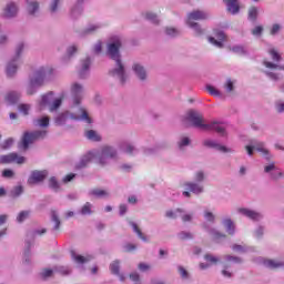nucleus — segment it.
Masks as SVG:
<instances>
[{
    "label": "nucleus",
    "mask_w": 284,
    "mask_h": 284,
    "mask_svg": "<svg viewBox=\"0 0 284 284\" xmlns=\"http://www.w3.org/2000/svg\"><path fill=\"white\" fill-rule=\"evenodd\" d=\"M120 49L121 40L119 39L108 44V54L113 61H115L118 67L110 71V74L112 77H119L121 83H125V67L123 65V62H121V54L119 53Z\"/></svg>",
    "instance_id": "nucleus-1"
},
{
    "label": "nucleus",
    "mask_w": 284,
    "mask_h": 284,
    "mask_svg": "<svg viewBox=\"0 0 284 284\" xmlns=\"http://www.w3.org/2000/svg\"><path fill=\"white\" fill-rule=\"evenodd\" d=\"M186 121H191L194 128H201V130H214V132H217V134H221L222 136H225V128L220 125L216 122H213L211 124H204L203 123V115L196 111H189L186 113Z\"/></svg>",
    "instance_id": "nucleus-2"
},
{
    "label": "nucleus",
    "mask_w": 284,
    "mask_h": 284,
    "mask_svg": "<svg viewBox=\"0 0 284 284\" xmlns=\"http://www.w3.org/2000/svg\"><path fill=\"white\" fill-rule=\"evenodd\" d=\"M205 19H207L206 12L201 10H195L187 14L186 23L190 28H193L195 30V34L197 37H201V34H203V30L201 29V27H199V23L194 21H205Z\"/></svg>",
    "instance_id": "nucleus-3"
},
{
    "label": "nucleus",
    "mask_w": 284,
    "mask_h": 284,
    "mask_svg": "<svg viewBox=\"0 0 284 284\" xmlns=\"http://www.w3.org/2000/svg\"><path fill=\"white\" fill-rule=\"evenodd\" d=\"M47 131H26L21 138V146L23 150H28L32 143L45 139Z\"/></svg>",
    "instance_id": "nucleus-4"
},
{
    "label": "nucleus",
    "mask_w": 284,
    "mask_h": 284,
    "mask_svg": "<svg viewBox=\"0 0 284 284\" xmlns=\"http://www.w3.org/2000/svg\"><path fill=\"white\" fill-rule=\"evenodd\" d=\"M48 74V70L45 68H41L34 72L33 78L31 79L29 87L27 89V93L32 95L37 92V88H41L43 85V81Z\"/></svg>",
    "instance_id": "nucleus-5"
},
{
    "label": "nucleus",
    "mask_w": 284,
    "mask_h": 284,
    "mask_svg": "<svg viewBox=\"0 0 284 284\" xmlns=\"http://www.w3.org/2000/svg\"><path fill=\"white\" fill-rule=\"evenodd\" d=\"M10 163L23 165V163H26V156L18 155L17 153L0 155V165H8Z\"/></svg>",
    "instance_id": "nucleus-6"
},
{
    "label": "nucleus",
    "mask_w": 284,
    "mask_h": 284,
    "mask_svg": "<svg viewBox=\"0 0 284 284\" xmlns=\"http://www.w3.org/2000/svg\"><path fill=\"white\" fill-rule=\"evenodd\" d=\"M116 156V151L112 146H103L100 154V164L105 165V159H114Z\"/></svg>",
    "instance_id": "nucleus-7"
},
{
    "label": "nucleus",
    "mask_w": 284,
    "mask_h": 284,
    "mask_svg": "<svg viewBox=\"0 0 284 284\" xmlns=\"http://www.w3.org/2000/svg\"><path fill=\"white\" fill-rule=\"evenodd\" d=\"M48 176V171H33L28 180L29 185H34L36 183H41Z\"/></svg>",
    "instance_id": "nucleus-8"
},
{
    "label": "nucleus",
    "mask_w": 284,
    "mask_h": 284,
    "mask_svg": "<svg viewBox=\"0 0 284 284\" xmlns=\"http://www.w3.org/2000/svg\"><path fill=\"white\" fill-rule=\"evenodd\" d=\"M245 149H246L248 156H252V154H254V150H256L257 152H262V154H264L265 156H267V154H270V151H267V149H265V144L263 142L257 143L255 146L246 145Z\"/></svg>",
    "instance_id": "nucleus-9"
},
{
    "label": "nucleus",
    "mask_w": 284,
    "mask_h": 284,
    "mask_svg": "<svg viewBox=\"0 0 284 284\" xmlns=\"http://www.w3.org/2000/svg\"><path fill=\"white\" fill-rule=\"evenodd\" d=\"M239 212L240 214L247 216V219H251V221H261V219H263V215H261V213L248 209H239Z\"/></svg>",
    "instance_id": "nucleus-10"
},
{
    "label": "nucleus",
    "mask_w": 284,
    "mask_h": 284,
    "mask_svg": "<svg viewBox=\"0 0 284 284\" xmlns=\"http://www.w3.org/2000/svg\"><path fill=\"white\" fill-rule=\"evenodd\" d=\"M92 159H94V153H87L81 158L80 162L75 165V170H83V168H88V164L92 163Z\"/></svg>",
    "instance_id": "nucleus-11"
},
{
    "label": "nucleus",
    "mask_w": 284,
    "mask_h": 284,
    "mask_svg": "<svg viewBox=\"0 0 284 284\" xmlns=\"http://www.w3.org/2000/svg\"><path fill=\"white\" fill-rule=\"evenodd\" d=\"M264 172H266V173L272 172L271 179H273V181H276V179H281V176H283V172H281L278 169H276V165L274 163L266 165L264 168Z\"/></svg>",
    "instance_id": "nucleus-12"
},
{
    "label": "nucleus",
    "mask_w": 284,
    "mask_h": 284,
    "mask_svg": "<svg viewBox=\"0 0 284 284\" xmlns=\"http://www.w3.org/2000/svg\"><path fill=\"white\" fill-rule=\"evenodd\" d=\"M215 37L216 39L210 37L209 38V41L213 44V45H216V48H223V42L222 41H225V33L223 31H217L215 33Z\"/></svg>",
    "instance_id": "nucleus-13"
},
{
    "label": "nucleus",
    "mask_w": 284,
    "mask_h": 284,
    "mask_svg": "<svg viewBox=\"0 0 284 284\" xmlns=\"http://www.w3.org/2000/svg\"><path fill=\"white\" fill-rule=\"evenodd\" d=\"M17 4H14L13 2L7 4V7L4 8L3 11V17H6L7 19H12V17H17Z\"/></svg>",
    "instance_id": "nucleus-14"
},
{
    "label": "nucleus",
    "mask_w": 284,
    "mask_h": 284,
    "mask_svg": "<svg viewBox=\"0 0 284 284\" xmlns=\"http://www.w3.org/2000/svg\"><path fill=\"white\" fill-rule=\"evenodd\" d=\"M226 3L227 11L231 12V14H237L239 10H241V7H239V0H224Z\"/></svg>",
    "instance_id": "nucleus-15"
},
{
    "label": "nucleus",
    "mask_w": 284,
    "mask_h": 284,
    "mask_svg": "<svg viewBox=\"0 0 284 284\" xmlns=\"http://www.w3.org/2000/svg\"><path fill=\"white\" fill-rule=\"evenodd\" d=\"M184 185L186 186V190H189V192H192L193 194H201L203 192V186L194 182H186Z\"/></svg>",
    "instance_id": "nucleus-16"
},
{
    "label": "nucleus",
    "mask_w": 284,
    "mask_h": 284,
    "mask_svg": "<svg viewBox=\"0 0 284 284\" xmlns=\"http://www.w3.org/2000/svg\"><path fill=\"white\" fill-rule=\"evenodd\" d=\"M133 72H135L136 77H139V79L141 81H145V79H148V74L145 73V69L141 64H134L133 65Z\"/></svg>",
    "instance_id": "nucleus-17"
},
{
    "label": "nucleus",
    "mask_w": 284,
    "mask_h": 284,
    "mask_svg": "<svg viewBox=\"0 0 284 284\" xmlns=\"http://www.w3.org/2000/svg\"><path fill=\"white\" fill-rule=\"evenodd\" d=\"M204 145L206 148H215V150H219L220 152H230L229 149H226L225 146L216 143L215 141H212V140H206L204 141Z\"/></svg>",
    "instance_id": "nucleus-18"
},
{
    "label": "nucleus",
    "mask_w": 284,
    "mask_h": 284,
    "mask_svg": "<svg viewBox=\"0 0 284 284\" xmlns=\"http://www.w3.org/2000/svg\"><path fill=\"white\" fill-rule=\"evenodd\" d=\"M264 265L266 267H270V270H278V267L284 266V263L283 262H276L274 260H266V261H264Z\"/></svg>",
    "instance_id": "nucleus-19"
},
{
    "label": "nucleus",
    "mask_w": 284,
    "mask_h": 284,
    "mask_svg": "<svg viewBox=\"0 0 284 284\" xmlns=\"http://www.w3.org/2000/svg\"><path fill=\"white\" fill-rule=\"evenodd\" d=\"M110 271L115 276H119V274L121 273V262L119 260L113 261L110 264Z\"/></svg>",
    "instance_id": "nucleus-20"
},
{
    "label": "nucleus",
    "mask_w": 284,
    "mask_h": 284,
    "mask_svg": "<svg viewBox=\"0 0 284 284\" xmlns=\"http://www.w3.org/2000/svg\"><path fill=\"white\" fill-rule=\"evenodd\" d=\"M71 256L75 263H80L81 265L83 263H88V261H92V256H82V255H77V253L71 252Z\"/></svg>",
    "instance_id": "nucleus-21"
},
{
    "label": "nucleus",
    "mask_w": 284,
    "mask_h": 284,
    "mask_svg": "<svg viewBox=\"0 0 284 284\" xmlns=\"http://www.w3.org/2000/svg\"><path fill=\"white\" fill-rule=\"evenodd\" d=\"M91 194L98 199H106V196H110V193L102 189H94L91 191Z\"/></svg>",
    "instance_id": "nucleus-22"
},
{
    "label": "nucleus",
    "mask_w": 284,
    "mask_h": 284,
    "mask_svg": "<svg viewBox=\"0 0 284 284\" xmlns=\"http://www.w3.org/2000/svg\"><path fill=\"white\" fill-rule=\"evenodd\" d=\"M223 225H224L227 234H230L231 236L234 235V222H232L231 219H225L223 221Z\"/></svg>",
    "instance_id": "nucleus-23"
},
{
    "label": "nucleus",
    "mask_w": 284,
    "mask_h": 284,
    "mask_svg": "<svg viewBox=\"0 0 284 284\" xmlns=\"http://www.w3.org/2000/svg\"><path fill=\"white\" fill-rule=\"evenodd\" d=\"M49 187L54 192H59V190H61V184H59V180H57V178L52 176L49 179Z\"/></svg>",
    "instance_id": "nucleus-24"
},
{
    "label": "nucleus",
    "mask_w": 284,
    "mask_h": 284,
    "mask_svg": "<svg viewBox=\"0 0 284 284\" xmlns=\"http://www.w3.org/2000/svg\"><path fill=\"white\" fill-rule=\"evenodd\" d=\"M29 14H34L39 10V2L27 0Z\"/></svg>",
    "instance_id": "nucleus-25"
},
{
    "label": "nucleus",
    "mask_w": 284,
    "mask_h": 284,
    "mask_svg": "<svg viewBox=\"0 0 284 284\" xmlns=\"http://www.w3.org/2000/svg\"><path fill=\"white\" fill-rule=\"evenodd\" d=\"M85 136L89 139V141H101V135H99V133H97L94 130L87 131Z\"/></svg>",
    "instance_id": "nucleus-26"
},
{
    "label": "nucleus",
    "mask_w": 284,
    "mask_h": 284,
    "mask_svg": "<svg viewBox=\"0 0 284 284\" xmlns=\"http://www.w3.org/2000/svg\"><path fill=\"white\" fill-rule=\"evenodd\" d=\"M90 63H91L90 58H87L85 60L82 61V69L80 71V79H83L84 78L83 75L85 74V72H88V70H90Z\"/></svg>",
    "instance_id": "nucleus-27"
},
{
    "label": "nucleus",
    "mask_w": 284,
    "mask_h": 284,
    "mask_svg": "<svg viewBox=\"0 0 284 284\" xmlns=\"http://www.w3.org/2000/svg\"><path fill=\"white\" fill-rule=\"evenodd\" d=\"M34 125H39V128H48V125H50V118L43 116L41 119L34 120Z\"/></svg>",
    "instance_id": "nucleus-28"
},
{
    "label": "nucleus",
    "mask_w": 284,
    "mask_h": 284,
    "mask_svg": "<svg viewBox=\"0 0 284 284\" xmlns=\"http://www.w3.org/2000/svg\"><path fill=\"white\" fill-rule=\"evenodd\" d=\"M80 214H82V216H88V215L92 214V203L87 202V203L82 206V209H81V211H80Z\"/></svg>",
    "instance_id": "nucleus-29"
},
{
    "label": "nucleus",
    "mask_w": 284,
    "mask_h": 284,
    "mask_svg": "<svg viewBox=\"0 0 284 284\" xmlns=\"http://www.w3.org/2000/svg\"><path fill=\"white\" fill-rule=\"evenodd\" d=\"M19 93L17 92H9L6 97V101L8 103H17V101H19Z\"/></svg>",
    "instance_id": "nucleus-30"
},
{
    "label": "nucleus",
    "mask_w": 284,
    "mask_h": 284,
    "mask_svg": "<svg viewBox=\"0 0 284 284\" xmlns=\"http://www.w3.org/2000/svg\"><path fill=\"white\" fill-rule=\"evenodd\" d=\"M51 219L53 223H55L54 230L58 231L61 227V220H59V215L55 210L51 211Z\"/></svg>",
    "instance_id": "nucleus-31"
},
{
    "label": "nucleus",
    "mask_w": 284,
    "mask_h": 284,
    "mask_svg": "<svg viewBox=\"0 0 284 284\" xmlns=\"http://www.w3.org/2000/svg\"><path fill=\"white\" fill-rule=\"evenodd\" d=\"M204 260L206 263H209V265H216L220 262L219 257L212 254H205Z\"/></svg>",
    "instance_id": "nucleus-32"
},
{
    "label": "nucleus",
    "mask_w": 284,
    "mask_h": 284,
    "mask_svg": "<svg viewBox=\"0 0 284 284\" xmlns=\"http://www.w3.org/2000/svg\"><path fill=\"white\" fill-rule=\"evenodd\" d=\"M131 227H133V232L141 239L142 241H148V237L143 235V232H141V229H139V225L136 223L131 222Z\"/></svg>",
    "instance_id": "nucleus-33"
},
{
    "label": "nucleus",
    "mask_w": 284,
    "mask_h": 284,
    "mask_svg": "<svg viewBox=\"0 0 284 284\" xmlns=\"http://www.w3.org/2000/svg\"><path fill=\"white\" fill-rule=\"evenodd\" d=\"M178 237L180 241H192L194 239V235L190 232L182 231L179 233Z\"/></svg>",
    "instance_id": "nucleus-34"
},
{
    "label": "nucleus",
    "mask_w": 284,
    "mask_h": 284,
    "mask_svg": "<svg viewBox=\"0 0 284 284\" xmlns=\"http://www.w3.org/2000/svg\"><path fill=\"white\" fill-rule=\"evenodd\" d=\"M52 97H54V93L50 92L47 95L42 97V100L40 102V105L43 108V105H50V102L52 101Z\"/></svg>",
    "instance_id": "nucleus-35"
},
{
    "label": "nucleus",
    "mask_w": 284,
    "mask_h": 284,
    "mask_svg": "<svg viewBox=\"0 0 284 284\" xmlns=\"http://www.w3.org/2000/svg\"><path fill=\"white\" fill-rule=\"evenodd\" d=\"M265 68H268L270 70H284V65H278L276 63L270 62L267 60H264Z\"/></svg>",
    "instance_id": "nucleus-36"
},
{
    "label": "nucleus",
    "mask_w": 284,
    "mask_h": 284,
    "mask_svg": "<svg viewBox=\"0 0 284 284\" xmlns=\"http://www.w3.org/2000/svg\"><path fill=\"white\" fill-rule=\"evenodd\" d=\"M61 103H63V99L59 98L53 101V103L50 105V112H54L55 110H59L61 108Z\"/></svg>",
    "instance_id": "nucleus-37"
},
{
    "label": "nucleus",
    "mask_w": 284,
    "mask_h": 284,
    "mask_svg": "<svg viewBox=\"0 0 284 284\" xmlns=\"http://www.w3.org/2000/svg\"><path fill=\"white\" fill-rule=\"evenodd\" d=\"M268 54H271V59L275 62L278 63V61H281V54L278 53V51H276V49H271L268 51Z\"/></svg>",
    "instance_id": "nucleus-38"
},
{
    "label": "nucleus",
    "mask_w": 284,
    "mask_h": 284,
    "mask_svg": "<svg viewBox=\"0 0 284 284\" xmlns=\"http://www.w3.org/2000/svg\"><path fill=\"white\" fill-rule=\"evenodd\" d=\"M80 119L82 121H87L88 123H92V118L88 114V111L85 109H80Z\"/></svg>",
    "instance_id": "nucleus-39"
},
{
    "label": "nucleus",
    "mask_w": 284,
    "mask_h": 284,
    "mask_svg": "<svg viewBox=\"0 0 284 284\" xmlns=\"http://www.w3.org/2000/svg\"><path fill=\"white\" fill-rule=\"evenodd\" d=\"M257 17H258V9H256L255 7H252L248 10V19H251V21H256Z\"/></svg>",
    "instance_id": "nucleus-40"
},
{
    "label": "nucleus",
    "mask_w": 284,
    "mask_h": 284,
    "mask_svg": "<svg viewBox=\"0 0 284 284\" xmlns=\"http://www.w3.org/2000/svg\"><path fill=\"white\" fill-rule=\"evenodd\" d=\"M28 216H30V211L20 212L17 216L18 223H23V221H26V219H28Z\"/></svg>",
    "instance_id": "nucleus-41"
},
{
    "label": "nucleus",
    "mask_w": 284,
    "mask_h": 284,
    "mask_svg": "<svg viewBox=\"0 0 284 284\" xmlns=\"http://www.w3.org/2000/svg\"><path fill=\"white\" fill-rule=\"evenodd\" d=\"M16 73H17V67L12 62L9 63L7 67L8 77H14Z\"/></svg>",
    "instance_id": "nucleus-42"
},
{
    "label": "nucleus",
    "mask_w": 284,
    "mask_h": 284,
    "mask_svg": "<svg viewBox=\"0 0 284 284\" xmlns=\"http://www.w3.org/2000/svg\"><path fill=\"white\" fill-rule=\"evenodd\" d=\"M71 92L77 97V94H81V92H83V87L79 83H74L71 88Z\"/></svg>",
    "instance_id": "nucleus-43"
},
{
    "label": "nucleus",
    "mask_w": 284,
    "mask_h": 284,
    "mask_svg": "<svg viewBox=\"0 0 284 284\" xmlns=\"http://www.w3.org/2000/svg\"><path fill=\"white\" fill-rule=\"evenodd\" d=\"M210 234H211V236H212L215 241H219V239H225V234L220 233V232L216 231V230H211V231H210Z\"/></svg>",
    "instance_id": "nucleus-44"
},
{
    "label": "nucleus",
    "mask_w": 284,
    "mask_h": 284,
    "mask_svg": "<svg viewBox=\"0 0 284 284\" xmlns=\"http://www.w3.org/2000/svg\"><path fill=\"white\" fill-rule=\"evenodd\" d=\"M145 19H148V21H152V23H155V24L159 23V18H156V14L152 12L145 13Z\"/></svg>",
    "instance_id": "nucleus-45"
},
{
    "label": "nucleus",
    "mask_w": 284,
    "mask_h": 284,
    "mask_svg": "<svg viewBox=\"0 0 284 284\" xmlns=\"http://www.w3.org/2000/svg\"><path fill=\"white\" fill-rule=\"evenodd\" d=\"M68 119V115L65 113H61L55 118L57 125H63V122Z\"/></svg>",
    "instance_id": "nucleus-46"
},
{
    "label": "nucleus",
    "mask_w": 284,
    "mask_h": 284,
    "mask_svg": "<svg viewBox=\"0 0 284 284\" xmlns=\"http://www.w3.org/2000/svg\"><path fill=\"white\" fill-rule=\"evenodd\" d=\"M207 92L212 95V97H220L221 92H219V90H216V88L212 87V85H207L206 87Z\"/></svg>",
    "instance_id": "nucleus-47"
},
{
    "label": "nucleus",
    "mask_w": 284,
    "mask_h": 284,
    "mask_svg": "<svg viewBox=\"0 0 284 284\" xmlns=\"http://www.w3.org/2000/svg\"><path fill=\"white\" fill-rule=\"evenodd\" d=\"M3 179H12L14 176V171L6 169L2 171Z\"/></svg>",
    "instance_id": "nucleus-48"
},
{
    "label": "nucleus",
    "mask_w": 284,
    "mask_h": 284,
    "mask_svg": "<svg viewBox=\"0 0 284 284\" xmlns=\"http://www.w3.org/2000/svg\"><path fill=\"white\" fill-rule=\"evenodd\" d=\"M204 219H206L210 223H214L216 217L214 216V213L206 211L204 212Z\"/></svg>",
    "instance_id": "nucleus-49"
},
{
    "label": "nucleus",
    "mask_w": 284,
    "mask_h": 284,
    "mask_svg": "<svg viewBox=\"0 0 284 284\" xmlns=\"http://www.w3.org/2000/svg\"><path fill=\"white\" fill-rule=\"evenodd\" d=\"M179 212L181 213V212H183V210L176 209L175 212L174 211H168L165 216H166V219H176V213H179Z\"/></svg>",
    "instance_id": "nucleus-50"
},
{
    "label": "nucleus",
    "mask_w": 284,
    "mask_h": 284,
    "mask_svg": "<svg viewBox=\"0 0 284 284\" xmlns=\"http://www.w3.org/2000/svg\"><path fill=\"white\" fill-rule=\"evenodd\" d=\"M23 194V186H16L12 191V196H21Z\"/></svg>",
    "instance_id": "nucleus-51"
},
{
    "label": "nucleus",
    "mask_w": 284,
    "mask_h": 284,
    "mask_svg": "<svg viewBox=\"0 0 284 284\" xmlns=\"http://www.w3.org/2000/svg\"><path fill=\"white\" fill-rule=\"evenodd\" d=\"M12 143H14V140H12V139H7V140L1 144V149H2V150H8V148L12 146Z\"/></svg>",
    "instance_id": "nucleus-52"
},
{
    "label": "nucleus",
    "mask_w": 284,
    "mask_h": 284,
    "mask_svg": "<svg viewBox=\"0 0 284 284\" xmlns=\"http://www.w3.org/2000/svg\"><path fill=\"white\" fill-rule=\"evenodd\" d=\"M53 271L51 268H44L41 272V276L42 278H50V276H52Z\"/></svg>",
    "instance_id": "nucleus-53"
},
{
    "label": "nucleus",
    "mask_w": 284,
    "mask_h": 284,
    "mask_svg": "<svg viewBox=\"0 0 284 284\" xmlns=\"http://www.w3.org/2000/svg\"><path fill=\"white\" fill-rule=\"evenodd\" d=\"M226 92H232L234 90V82H232L231 79H229L224 85Z\"/></svg>",
    "instance_id": "nucleus-54"
},
{
    "label": "nucleus",
    "mask_w": 284,
    "mask_h": 284,
    "mask_svg": "<svg viewBox=\"0 0 284 284\" xmlns=\"http://www.w3.org/2000/svg\"><path fill=\"white\" fill-rule=\"evenodd\" d=\"M231 50H232V52H235V54H245L246 53L245 48H243V47H233Z\"/></svg>",
    "instance_id": "nucleus-55"
},
{
    "label": "nucleus",
    "mask_w": 284,
    "mask_h": 284,
    "mask_svg": "<svg viewBox=\"0 0 284 284\" xmlns=\"http://www.w3.org/2000/svg\"><path fill=\"white\" fill-rule=\"evenodd\" d=\"M20 112H22L24 115H28V112H30V106L29 104H20L19 105Z\"/></svg>",
    "instance_id": "nucleus-56"
},
{
    "label": "nucleus",
    "mask_w": 284,
    "mask_h": 284,
    "mask_svg": "<svg viewBox=\"0 0 284 284\" xmlns=\"http://www.w3.org/2000/svg\"><path fill=\"white\" fill-rule=\"evenodd\" d=\"M138 268L140 270V272H148V270H151V266L150 264L146 263H140L138 265Z\"/></svg>",
    "instance_id": "nucleus-57"
},
{
    "label": "nucleus",
    "mask_w": 284,
    "mask_h": 284,
    "mask_svg": "<svg viewBox=\"0 0 284 284\" xmlns=\"http://www.w3.org/2000/svg\"><path fill=\"white\" fill-rule=\"evenodd\" d=\"M166 34H169V37H176V34H179V30L175 28H166Z\"/></svg>",
    "instance_id": "nucleus-58"
},
{
    "label": "nucleus",
    "mask_w": 284,
    "mask_h": 284,
    "mask_svg": "<svg viewBox=\"0 0 284 284\" xmlns=\"http://www.w3.org/2000/svg\"><path fill=\"white\" fill-rule=\"evenodd\" d=\"M77 176V174L74 173H69L63 178V183H70V181H72L74 178Z\"/></svg>",
    "instance_id": "nucleus-59"
},
{
    "label": "nucleus",
    "mask_w": 284,
    "mask_h": 284,
    "mask_svg": "<svg viewBox=\"0 0 284 284\" xmlns=\"http://www.w3.org/2000/svg\"><path fill=\"white\" fill-rule=\"evenodd\" d=\"M262 32H263V27L261 26H257L252 30V34H254V37H258Z\"/></svg>",
    "instance_id": "nucleus-60"
},
{
    "label": "nucleus",
    "mask_w": 284,
    "mask_h": 284,
    "mask_svg": "<svg viewBox=\"0 0 284 284\" xmlns=\"http://www.w3.org/2000/svg\"><path fill=\"white\" fill-rule=\"evenodd\" d=\"M179 272L182 278H187V271L183 266H179Z\"/></svg>",
    "instance_id": "nucleus-61"
},
{
    "label": "nucleus",
    "mask_w": 284,
    "mask_h": 284,
    "mask_svg": "<svg viewBox=\"0 0 284 284\" xmlns=\"http://www.w3.org/2000/svg\"><path fill=\"white\" fill-rule=\"evenodd\" d=\"M129 276H130L131 281H134L135 283H139V281L141 278V276L136 272L131 273Z\"/></svg>",
    "instance_id": "nucleus-62"
},
{
    "label": "nucleus",
    "mask_w": 284,
    "mask_h": 284,
    "mask_svg": "<svg viewBox=\"0 0 284 284\" xmlns=\"http://www.w3.org/2000/svg\"><path fill=\"white\" fill-rule=\"evenodd\" d=\"M134 250H136V246L134 244H125L124 245V251L125 252H134Z\"/></svg>",
    "instance_id": "nucleus-63"
},
{
    "label": "nucleus",
    "mask_w": 284,
    "mask_h": 284,
    "mask_svg": "<svg viewBox=\"0 0 284 284\" xmlns=\"http://www.w3.org/2000/svg\"><path fill=\"white\" fill-rule=\"evenodd\" d=\"M281 30V26L280 24H273L272 29H271V34H277V32Z\"/></svg>",
    "instance_id": "nucleus-64"
}]
</instances>
